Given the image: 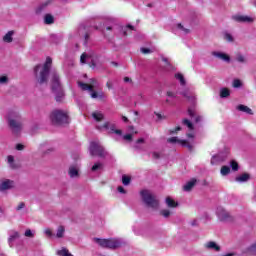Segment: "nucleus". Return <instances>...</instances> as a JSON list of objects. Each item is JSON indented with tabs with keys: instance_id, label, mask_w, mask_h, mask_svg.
I'll use <instances>...</instances> for the list:
<instances>
[{
	"instance_id": "obj_38",
	"label": "nucleus",
	"mask_w": 256,
	"mask_h": 256,
	"mask_svg": "<svg viewBox=\"0 0 256 256\" xmlns=\"http://www.w3.org/2000/svg\"><path fill=\"white\" fill-rule=\"evenodd\" d=\"M224 39L228 42V43H233V41H235V39L233 38V35L229 34V33H225L224 34Z\"/></svg>"
},
{
	"instance_id": "obj_41",
	"label": "nucleus",
	"mask_w": 256,
	"mask_h": 256,
	"mask_svg": "<svg viewBox=\"0 0 256 256\" xmlns=\"http://www.w3.org/2000/svg\"><path fill=\"white\" fill-rule=\"evenodd\" d=\"M122 183L123 185H129L131 183V177L127 175L122 176Z\"/></svg>"
},
{
	"instance_id": "obj_35",
	"label": "nucleus",
	"mask_w": 256,
	"mask_h": 256,
	"mask_svg": "<svg viewBox=\"0 0 256 256\" xmlns=\"http://www.w3.org/2000/svg\"><path fill=\"white\" fill-rule=\"evenodd\" d=\"M24 235L30 239H33V237H35V230L27 229Z\"/></svg>"
},
{
	"instance_id": "obj_17",
	"label": "nucleus",
	"mask_w": 256,
	"mask_h": 256,
	"mask_svg": "<svg viewBox=\"0 0 256 256\" xmlns=\"http://www.w3.org/2000/svg\"><path fill=\"white\" fill-rule=\"evenodd\" d=\"M183 125H186L188 128V133H187V137L188 139H195V132L193 131V123H191V121L184 119L183 120Z\"/></svg>"
},
{
	"instance_id": "obj_25",
	"label": "nucleus",
	"mask_w": 256,
	"mask_h": 256,
	"mask_svg": "<svg viewBox=\"0 0 256 256\" xmlns=\"http://www.w3.org/2000/svg\"><path fill=\"white\" fill-rule=\"evenodd\" d=\"M13 35H15L14 31H9L4 37V43H12L13 42Z\"/></svg>"
},
{
	"instance_id": "obj_28",
	"label": "nucleus",
	"mask_w": 256,
	"mask_h": 256,
	"mask_svg": "<svg viewBox=\"0 0 256 256\" xmlns=\"http://www.w3.org/2000/svg\"><path fill=\"white\" fill-rule=\"evenodd\" d=\"M166 205H167V207H172V208H175V207H177V202H175V200H173V198H171V197H167L166 198Z\"/></svg>"
},
{
	"instance_id": "obj_54",
	"label": "nucleus",
	"mask_w": 256,
	"mask_h": 256,
	"mask_svg": "<svg viewBox=\"0 0 256 256\" xmlns=\"http://www.w3.org/2000/svg\"><path fill=\"white\" fill-rule=\"evenodd\" d=\"M136 143H137V144H139V143H145V139L140 138V139H138V140L136 141Z\"/></svg>"
},
{
	"instance_id": "obj_59",
	"label": "nucleus",
	"mask_w": 256,
	"mask_h": 256,
	"mask_svg": "<svg viewBox=\"0 0 256 256\" xmlns=\"http://www.w3.org/2000/svg\"><path fill=\"white\" fill-rule=\"evenodd\" d=\"M127 28L133 30V26L131 25H128Z\"/></svg>"
},
{
	"instance_id": "obj_29",
	"label": "nucleus",
	"mask_w": 256,
	"mask_h": 256,
	"mask_svg": "<svg viewBox=\"0 0 256 256\" xmlns=\"http://www.w3.org/2000/svg\"><path fill=\"white\" fill-rule=\"evenodd\" d=\"M90 61H92L91 55L86 54V53L81 55V58H80L81 63H89Z\"/></svg>"
},
{
	"instance_id": "obj_52",
	"label": "nucleus",
	"mask_w": 256,
	"mask_h": 256,
	"mask_svg": "<svg viewBox=\"0 0 256 256\" xmlns=\"http://www.w3.org/2000/svg\"><path fill=\"white\" fill-rule=\"evenodd\" d=\"M177 131H181V127H176L174 130L170 131V134L173 135V133H177Z\"/></svg>"
},
{
	"instance_id": "obj_24",
	"label": "nucleus",
	"mask_w": 256,
	"mask_h": 256,
	"mask_svg": "<svg viewBox=\"0 0 256 256\" xmlns=\"http://www.w3.org/2000/svg\"><path fill=\"white\" fill-rule=\"evenodd\" d=\"M238 111H242V113H247L248 115H253V110L245 105H238Z\"/></svg>"
},
{
	"instance_id": "obj_44",
	"label": "nucleus",
	"mask_w": 256,
	"mask_h": 256,
	"mask_svg": "<svg viewBox=\"0 0 256 256\" xmlns=\"http://www.w3.org/2000/svg\"><path fill=\"white\" fill-rule=\"evenodd\" d=\"M248 253H251L252 255L256 254V242L248 248Z\"/></svg>"
},
{
	"instance_id": "obj_14",
	"label": "nucleus",
	"mask_w": 256,
	"mask_h": 256,
	"mask_svg": "<svg viewBox=\"0 0 256 256\" xmlns=\"http://www.w3.org/2000/svg\"><path fill=\"white\" fill-rule=\"evenodd\" d=\"M213 57H216L217 59H220L221 61H225V63H229L231 61V57L229 54L225 52H219V51H214L212 52Z\"/></svg>"
},
{
	"instance_id": "obj_36",
	"label": "nucleus",
	"mask_w": 256,
	"mask_h": 256,
	"mask_svg": "<svg viewBox=\"0 0 256 256\" xmlns=\"http://www.w3.org/2000/svg\"><path fill=\"white\" fill-rule=\"evenodd\" d=\"M160 215H162V217H165V219H168V217H171V210L164 209L160 211Z\"/></svg>"
},
{
	"instance_id": "obj_2",
	"label": "nucleus",
	"mask_w": 256,
	"mask_h": 256,
	"mask_svg": "<svg viewBox=\"0 0 256 256\" xmlns=\"http://www.w3.org/2000/svg\"><path fill=\"white\" fill-rule=\"evenodd\" d=\"M52 63L53 60L51 57H47L44 64H39L34 68L36 81H38V83H45L47 81Z\"/></svg>"
},
{
	"instance_id": "obj_7",
	"label": "nucleus",
	"mask_w": 256,
	"mask_h": 256,
	"mask_svg": "<svg viewBox=\"0 0 256 256\" xmlns=\"http://www.w3.org/2000/svg\"><path fill=\"white\" fill-rule=\"evenodd\" d=\"M51 87L52 91L56 93V95H58V97H56V100L61 101L59 97H63V88L61 87V80L57 72H53L51 74Z\"/></svg>"
},
{
	"instance_id": "obj_50",
	"label": "nucleus",
	"mask_w": 256,
	"mask_h": 256,
	"mask_svg": "<svg viewBox=\"0 0 256 256\" xmlns=\"http://www.w3.org/2000/svg\"><path fill=\"white\" fill-rule=\"evenodd\" d=\"M141 53H143L144 55H147V54L151 53V49L141 48Z\"/></svg>"
},
{
	"instance_id": "obj_8",
	"label": "nucleus",
	"mask_w": 256,
	"mask_h": 256,
	"mask_svg": "<svg viewBox=\"0 0 256 256\" xmlns=\"http://www.w3.org/2000/svg\"><path fill=\"white\" fill-rule=\"evenodd\" d=\"M78 85L82 91H89L92 99H97L99 97V93L94 90L99 87V82H97L96 79H91L89 84L78 82Z\"/></svg>"
},
{
	"instance_id": "obj_33",
	"label": "nucleus",
	"mask_w": 256,
	"mask_h": 256,
	"mask_svg": "<svg viewBox=\"0 0 256 256\" xmlns=\"http://www.w3.org/2000/svg\"><path fill=\"white\" fill-rule=\"evenodd\" d=\"M102 169H103V163L97 162L92 166L91 171H101Z\"/></svg>"
},
{
	"instance_id": "obj_19",
	"label": "nucleus",
	"mask_w": 256,
	"mask_h": 256,
	"mask_svg": "<svg viewBox=\"0 0 256 256\" xmlns=\"http://www.w3.org/2000/svg\"><path fill=\"white\" fill-rule=\"evenodd\" d=\"M205 249L208 251H221V246L214 241H209L204 244Z\"/></svg>"
},
{
	"instance_id": "obj_32",
	"label": "nucleus",
	"mask_w": 256,
	"mask_h": 256,
	"mask_svg": "<svg viewBox=\"0 0 256 256\" xmlns=\"http://www.w3.org/2000/svg\"><path fill=\"white\" fill-rule=\"evenodd\" d=\"M49 3H51V0H48L44 3H42L40 6H38L36 8V13H41V11H43V9H45V7H47V5H49Z\"/></svg>"
},
{
	"instance_id": "obj_58",
	"label": "nucleus",
	"mask_w": 256,
	"mask_h": 256,
	"mask_svg": "<svg viewBox=\"0 0 256 256\" xmlns=\"http://www.w3.org/2000/svg\"><path fill=\"white\" fill-rule=\"evenodd\" d=\"M158 119H163V116H161V114H156Z\"/></svg>"
},
{
	"instance_id": "obj_16",
	"label": "nucleus",
	"mask_w": 256,
	"mask_h": 256,
	"mask_svg": "<svg viewBox=\"0 0 256 256\" xmlns=\"http://www.w3.org/2000/svg\"><path fill=\"white\" fill-rule=\"evenodd\" d=\"M20 234L18 231L11 230L9 231V237H8V245L9 247H13V243L19 239Z\"/></svg>"
},
{
	"instance_id": "obj_57",
	"label": "nucleus",
	"mask_w": 256,
	"mask_h": 256,
	"mask_svg": "<svg viewBox=\"0 0 256 256\" xmlns=\"http://www.w3.org/2000/svg\"><path fill=\"white\" fill-rule=\"evenodd\" d=\"M233 255H235V253H228V254H225L223 256H233Z\"/></svg>"
},
{
	"instance_id": "obj_11",
	"label": "nucleus",
	"mask_w": 256,
	"mask_h": 256,
	"mask_svg": "<svg viewBox=\"0 0 256 256\" xmlns=\"http://www.w3.org/2000/svg\"><path fill=\"white\" fill-rule=\"evenodd\" d=\"M13 187H15L13 180L7 178L0 179V193H6V191L13 189Z\"/></svg>"
},
{
	"instance_id": "obj_45",
	"label": "nucleus",
	"mask_w": 256,
	"mask_h": 256,
	"mask_svg": "<svg viewBox=\"0 0 256 256\" xmlns=\"http://www.w3.org/2000/svg\"><path fill=\"white\" fill-rule=\"evenodd\" d=\"M22 209H25V202H20V203H18L17 206H16V208H15V210H16L17 212L21 211Z\"/></svg>"
},
{
	"instance_id": "obj_10",
	"label": "nucleus",
	"mask_w": 256,
	"mask_h": 256,
	"mask_svg": "<svg viewBox=\"0 0 256 256\" xmlns=\"http://www.w3.org/2000/svg\"><path fill=\"white\" fill-rule=\"evenodd\" d=\"M90 154L95 156L98 155V157H104L105 156V149H103V146H101V143L95 141L91 142L90 144Z\"/></svg>"
},
{
	"instance_id": "obj_12",
	"label": "nucleus",
	"mask_w": 256,
	"mask_h": 256,
	"mask_svg": "<svg viewBox=\"0 0 256 256\" xmlns=\"http://www.w3.org/2000/svg\"><path fill=\"white\" fill-rule=\"evenodd\" d=\"M168 143H178L179 145H182V147H186L187 149H189V151L193 149V143L187 140L178 139L177 137L169 138Z\"/></svg>"
},
{
	"instance_id": "obj_31",
	"label": "nucleus",
	"mask_w": 256,
	"mask_h": 256,
	"mask_svg": "<svg viewBox=\"0 0 256 256\" xmlns=\"http://www.w3.org/2000/svg\"><path fill=\"white\" fill-rule=\"evenodd\" d=\"M229 95H231V92L229 91L228 88H222L220 90V97L225 98V97H229Z\"/></svg>"
},
{
	"instance_id": "obj_62",
	"label": "nucleus",
	"mask_w": 256,
	"mask_h": 256,
	"mask_svg": "<svg viewBox=\"0 0 256 256\" xmlns=\"http://www.w3.org/2000/svg\"><path fill=\"white\" fill-rule=\"evenodd\" d=\"M163 61L167 62V59L165 58V59H163Z\"/></svg>"
},
{
	"instance_id": "obj_61",
	"label": "nucleus",
	"mask_w": 256,
	"mask_h": 256,
	"mask_svg": "<svg viewBox=\"0 0 256 256\" xmlns=\"http://www.w3.org/2000/svg\"><path fill=\"white\" fill-rule=\"evenodd\" d=\"M107 29H108V31H109V30H111V27H108Z\"/></svg>"
},
{
	"instance_id": "obj_1",
	"label": "nucleus",
	"mask_w": 256,
	"mask_h": 256,
	"mask_svg": "<svg viewBox=\"0 0 256 256\" xmlns=\"http://www.w3.org/2000/svg\"><path fill=\"white\" fill-rule=\"evenodd\" d=\"M92 117L96 121V123H97L96 128L99 131H108V133H115L116 135H123V131L117 129V126L115 125V123H113L111 121H105V122L101 123V121H103V119H105V116L100 111L93 112Z\"/></svg>"
},
{
	"instance_id": "obj_13",
	"label": "nucleus",
	"mask_w": 256,
	"mask_h": 256,
	"mask_svg": "<svg viewBox=\"0 0 256 256\" xmlns=\"http://www.w3.org/2000/svg\"><path fill=\"white\" fill-rule=\"evenodd\" d=\"M232 19L236 21V23H253V21H255V18L241 14L233 15Z\"/></svg>"
},
{
	"instance_id": "obj_20",
	"label": "nucleus",
	"mask_w": 256,
	"mask_h": 256,
	"mask_svg": "<svg viewBox=\"0 0 256 256\" xmlns=\"http://www.w3.org/2000/svg\"><path fill=\"white\" fill-rule=\"evenodd\" d=\"M6 162L10 169H19V164L15 161V157L13 155L7 156Z\"/></svg>"
},
{
	"instance_id": "obj_39",
	"label": "nucleus",
	"mask_w": 256,
	"mask_h": 256,
	"mask_svg": "<svg viewBox=\"0 0 256 256\" xmlns=\"http://www.w3.org/2000/svg\"><path fill=\"white\" fill-rule=\"evenodd\" d=\"M230 166L232 167V171H239V164L237 163V161L232 160L230 162Z\"/></svg>"
},
{
	"instance_id": "obj_60",
	"label": "nucleus",
	"mask_w": 256,
	"mask_h": 256,
	"mask_svg": "<svg viewBox=\"0 0 256 256\" xmlns=\"http://www.w3.org/2000/svg\"><path fill=\"white\" fill-rule=\"evenodd\" d=\"M184 97H189L187 94H184Z\"/></svg>"
},
{
	"instance_id": "obj_21",
	"label": "nucleus",
	"mask_w": 256,
	"mask_h": 256,
	"mask_svg": "<svg viewBox=\"0 0 256 256\" xmlns=\"http://www.w3.org/2000/svg\"><path fill=\"white\" fill-rule=\"evenodd\" d=\"M197 185V179L192 178L183 186V191L189 192L192 191L193 187Z\"/></svg>"
},
{
	"instance_id": "obj_5",
	"label": "nucleus",
	"mask_w": 256,
	"mask_h": 256,
	"mask_svg": "<svg viewBox=\"0 0 256 256\" xmlns=\"http://www.w3.org/2000/svg\"><path fill=\"white\" fill-rule=\"evenodd\" d=\"M93 241L96 245H99V247H103L104 249H119V247L123 245V240L119 238H94Z\"/></svg>"
},
{
	"instance_id": "obj_46",
	"label": "nucleus",
	"mask_w": 256,
	"mask_h": 256,
	"mask_svg": "<svg viewBox=\"0 0 256 256\" xmlns=\"http://www.w3.org/2000/svg\"><path fill=\"white\" fill-rule=\"evenodd\" d=\"M241 85H242L241 80L236 79V80L233 81V87L234 88L237 89V88L241 87Z\"/></svg>"
},
{
	"instance_id": "obj_49",
	"label": "nucleus",
	"mask_w": 256,
	"mask_h": 256,
	"mask_svg": "<svg viewBox=\"0 0 256 256\" xmlns=\"http://www.w3.org/2000/svg\"><path fill=\"white\" fill-rule=\"evenodd\" d=\"M167 97H170V98L173 99V98L177 97V94L173 91H168L167 92Z\"/></svg>"
},
{
	"instance_id": "obj_43",
	"label": "nucleus",
	"mask_w": 256,
	"mask_h": 256,
	"mask_svg": "<svg viewBox=\"0 0 256 256\" xmlns=\"http://www.w3.org/2000/svg\"><path fill=\"white\" fill-rule=\"evenodd\" d=\"M44 233H45L46 237H55V234H53V230H51V228H46L44 230Z\"/></svg>"
},
{
	"instance_id": "obj_51",
	"label": "nucleus",
	"mask_w": 256,
	"mask_h": 256,
	"mask_svg": "<svg viewBox=\"0 0 256 256\" xmlns=\"http://www.w3.org/2000/svg\"><path fill=\"white\" fill-rule=\"evenodd\" d=\"M16 149L17 151H23V149H25V146L23 144H17Z\"/></svg>"
},
{
	"instance_id": "obj_27",
	"label": "nucleus",
	"mask_w": 256,
	"mask_h": 256,
	"mask_svg": "<svg viewBox=\"0 0 256 256\" xmlns=\"http://www.w3.org/2000/svg\"><path fill=\"white\" fill-rule=\"evenodd\" d=\"M188 113H189L190 117L195 119L196 123H199V121H201V116H197V113L195 112V110L189 109Z\"/></svg>"
},
{
	"instance_id": "obj_63",
	"label": "nucleus",
	"mask_w": 256,
	"mask_h": 256,
	"mask_svg": "<svg viewBox=\"0 0 256 256\" xmlns=\"http://www.w3.org/2000/svg\"><path fill=\"white\" fill-rule=\"evenodd\" d=\"M124 35H127V32H126V31H124Z\"/></svg>"
},
{
	"instance_id": "obj_37",
	"label": "nucleus",
	"mask_w": 256,
	"mask_h": 256,
	"mask_svg": "<svg viewBox=\"0 0 256 256\" xmlns=\"http://www.w3.org/2000/svg\"><path fill=\"white\" fill-rule=\"evenodd\" d=\"M236 61H238V63H246L247 58H245L243 54H238L236 55Z\"/></svg>"
},
{
	"instance_id": "obj_40",
	"label": "nucleus",
	"mask_w": 256,
	"mask_h": 256,
	"mask_svg": "<svg viewBox=\"0 0 256 256\" xmlns=\"http://www.w3.org/2000/svg\"><path fill=\"white\" fill-rule=\"evenodd\" d=\"M9 83V77L3 75L0 76V85H7Z\"/></svg>"
},
{
	"instance_id": "obj_56",
	"label": "nucleus",
	"mask_w": 256,
	"mask_h": 256,
	"mask_svg": "<svg viewBox=\"0 0 256 256\" xmlns=\"http://www.w3.org/2000/svg\"><path fill=\"white\" fill-rule=\"evenodd\" d=\"M122 120L124 121V123H127V121H129V119H127V117L123 116Z\"/></svg>"
},
{
	"instance_id": "obj_9",
	"label": "nucleus",
	"mask_w": 256,
	"mask_h": 256,
	"mask_svg": "<svg viewBox=\"0 0 256 256\" xmlns=\"http://www.w3.org/2000/svg\"><path fill=\"white\" fill-rule=\"evenodd\" d=\"M216 216L222 223H229L233 221L231 213L221 206L217 207Z\"/></svg>"
},
{
	"instance_id": "obj_53",
	"label": "nucleus",
	"mask_w": 256,
	"mask_h": 256,
	"mask_svg": "<svg viewBox=\"0 0 256 256\" xmlns=\"http://www.w3.org/2000/svg\"><path fill=\"white\" fill-rule=\"evenodd\" d=\"M106 87H108L109 89H113V83L111 81H108L106 83Z\"/></svg>"
},
{
	"instance_id": "obj_18",
	"label": "nucleus",
	"mask_w": 256,
	"mask_h": 256,
	"mask_svg": "<svg viewBox=\"0 0 256 256\" xmlns=\"http://www.w3.org/2000/svg\"><path fill=\"white\" fill-rule=\"evenodd\" d=\"M68 175L71 179H77L79 177V167L77 165H72L68 169Z\"/></svg>"
},
{
	"instance_id": "obj_23",
	"label": "nucleus",
	"mask_w": 256,
	"mask_h": 256,
	"mask_svg": "<svg viewBox=\"0 0 256 256\" xmlns=\"http://www.w3.org/2000/svg\"><path fill=\"white\" fill-rule=\"evenodd\" d=\"M250 179V176L248 173H244V174H241L239 176H237L235 178V181H237V183H246V181H249Z\"/></svg>"
},
{
	"instance_id": "obj_55",
	"label": "nucleus",
	"mask_w": 256,
	"mask_h": 256,
	"mask_svg": "<svg viewBox=\"0 0 256 256\" xmlns=\"http://www.w3.org/2000/svg\"><path fill=\"white\" fill-rule=\"evenodd\" d=\"M124 81H125V83H129V81H131V79L129 77H125Z\"/></svg>"
},
{
	"instance_id": "obj_15",
	"label": "nucleus",
	"mask_w": 256,
	"mask_h": 256,
	"mask_svg": "<svg viewBox=\"0 0 256 256\" xmlns=\"http://www.w3.org/2000/svg\"><path fill=\"white\" fill-rule=\"evenodd\" d=\"M137 131H135V127L133 126H129L128 127V134H125L122 136V139H124V141H127L128 143H131V141H133V135H137Z\"/></svg>"
},
{
	"instance_id": "obj_42",
	"label": "nucleus",
	"mask_w": 256,
	"mask_h": 256,
	"mask_svg": "<svg viewBox=\"0 0 256 256\" xmlns=\"http://www.w3.org/2000/svg\"><path fill=\"white\" fill-rule=\"evenodd\" d=\"M175 78L180 81L181 85H185V78L183 77V74H176Z\"/></svg>"
},
{
	"instance_id": "obj_4",
	"label": "nucleus",
	"mask_w": 256,
	"mask_h": 256,
	"mask_svg": "<svg viewBox=\"0 0 256 256\" xmlns=\"http://www.w3.org/2000/svg\"><path fill=\"white\" fill-rule=\"evenodd\" d=\"M140 196L148 209H152V211H157V209H159V200H157L151 191L142 190L140 191Z\"/></svg>"
},
{
	"instance_id": "obj_22",
	"label": "nucleus",
	"mask_w": 256,
	"mask_h": 256,
	"mask_svg": "<svg viewBox=\"0 0 256 256\" xmlns=\"http://www.w3.org/2000/svg\"><path fill=\"white\" fill-rule=\"evenodd\" d=\"M56 239H64L65 238V226L60 225L56 229V233L54 234Z\"/></svg>"
},
{
	"instance_id": "obj_47",
	"label": "nucleus",
	"mask_w": 256,
	"mask_h": 256,
	"mask_svg": "<svg viewBox=\"0 0 256 256\" xmlns=\"http://www.w3.org/2000/svg\"><path fill=\"white\" fill-rule=\"evenodd\" d=\"M153 159H161V152L154 151L152 152Z\"/></svg>"
},
{
	"instance_id": "obj_3",
	"label": "nucleus",
	"mask_w": 256,
	"mask_h": 256,
	"mask_svg": "<svg viewBox=\"0 0 256 256\" xmlns=\"http://www.w3.org/2000/svg\"><path fill=\"white\" fill-rule=\"evenodd\" d=\"M8 123L14 133H19L23 129V118L17 110L8 113Z\"/></svg>"
},
{
	"instance_id": "obj_34",
	"label": "nucleus",
	"mask_w": 256,
	"mask_h": 256,
	"mask_svg": "<svg viewBox=\"0 0 256 256\" xmlns=\"http://www.w3.org/2000/svg\"><path fill=\"white\" fill-rule=\"evenodd\" d=\"M177 29L178 31H180L183 35H187V33H189V29L185 28V26L178 24L177 25Z\"/></svg>"
},
{
	"instance_id": "obj_26",
	"label": "nucleus",
	"mask_w": 256,
	"mask_h": 256,
	"mask_svg": "<svg viewBox=\"0 0 256 256\" xmlns=\"http://www.w3.org/2000/svg\"><path fill=\"white\" fill-rule=\"evenodd\" d=\"M44 23L46 25H53V23H55V18L51 14H46L44 16Z\"/></svg>"
},
{
	"instance_id": "obj_30",
	"label": "nucleus",
	"mask_w": 256,
	"mask_h": 256,
	"mask_svg": "<svg viewBox=\"0 0 256 256\" xmlns=\"http://www.w3.org/2000/svg\"><path fill=\"white\" fill-rule=\"evenodd\" d=\"M220 173L223 177H225L226 175H229V173H231V168H229V166H222Z\"/></svg>"
},
{
	"instance_id": "obj_6",
	"label": "nucleus",
	"mask_w": 256,
	"mask_h": 256,
	"mask_svg": "<svg viewBox=\"0 0 256 256\" xmlns=\"http://www.w3.org/2000/svg\"><path fill=\"white\" fill-rule=\"evenodd\" d=\"M50 120L54 125H64L69 123V114H67V111L54 110L50 114Z\"/></svg>"
},
{
	"instance_id": "obj_48",
	"label": "nucleus",
	"mask_w": 256,
	"mask_h": 256,
	"mask_svg": "<svg viewBox=\"0 0 256 256\" xmlns=\"http://www.w3.org/2000/svg\"><path fill=\"white\" fill-rule=\"evenodd\" d=\"M118 193H121L122 195H125L127 193V190L123 188V186H118L117 188Z\"/></svg>"
},
{
	"instance_id": "obj_64",
	"label": "nucleus",
	"mask_w": 256,
	"mask_h": 256,
	"mask_svg": "<svg viewBox=\"0 0 256 256\" xmlns=\"http://www.w3.org/2000/svg\"><path fill=\"white\" fill-rule=\"evenodd\" d=\"M50 151H53V148H51Z\"/></svg>"
}]
</instances>
